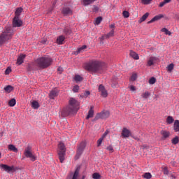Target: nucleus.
Instances as JSON below:
<instances>
[{"mask_svg": "<svg viewBox=\"0 0 179 179\" xmlns=\"http://www.w3.org/2000/svg\"><path fill=\"white\" fill-rule=\"evenodd\" d=\"M80 103L76 99L71 97L69 100V106L64 108L61 113L63 117L76 114L79 110Z\"/></svg>", "mask_w": 179, "mask_h": 179, "instance_id": "f257e3e1", "label": "nucleus"}, {"mask_svg": "<svg viewBox=\"0 0 179 179\" xmlns=\"http://www.w3.org/2000/svg\"><path fill=\"white\" fill-rule=\"evenodd\" d=\"M85 69L94 73H103L105 69L104 64L98 61H92L86 64Z\"/></svg>", "mask_w": 179, "mask_h": 179, "instance_id": "f03ea898", "label": "nucleus"}, {"mask_svg": "<svg viewBox=\"0 0 179 179\" xmlns=\"http://www.w3.org/2000/svg\"><path fill=\"white\" fill-rule=\"evenodd\" d=\"M53 62V60L48 56H43L37 59L35 61V65L39 69H45L50 66Z\"/></svg>", "mask_w": 179, "mask_h": 179, "instance_id": "7ed1b4c3", "label": "nucleus"}, {"mask_svg": "<svg viewBox=\"0 0 179 179\" xmlns=\"http://www.w3.org/2000/svg\"><path fill=\"white\" fill-rule=\"evenodd\" d=\"M13 35V31L11 27H7L6 31L0 35V45H2L6 42L11 39Z\"/></svg>", "mask_w": 179, "mask_h": 179, "instance_id": "20e7f679", "label": "nucleus"}, {"mask_svg": "<svg viewBox=\"0 0 179 179\" xmlns=\"http://www.w3.org/2000/svg\"><path fill=\"white\" fill-rule=\"evenodd\" d=\"M58 148H59L58 156H59L60 162L62 164L65 159L66 147L63 143H59Z\"/></svg>", "mask_w": 179, "mask_h": 179, "instance_id": "39448f33", "label": "nucleus"}, {"mask_svg": "<svg viewBox=\"0 0 179 179\" xmlns=\"http://www.w3.org/2000/svg\"><path fill=\"white\" fill-rule=\"evenodd\" d=\"M24 155L26 158H28L32 162H34L37 160L36 156L33 153L31 147H27L24 150Z\"/></svg>", "mask_w": 179, "mask_h": 179, "instance_id": "423d86ee", "label": "nucleus"}, {"mask_svg": "<svg viewBox=\"0 0 179 179\" xmlns=\"http://www.w3.org/2000/svg\"><path fill=\"white\" fill-rule=\"evenodd\" d=\"M86 146H87V143L85 141H82L77 145L76 155L75 156V158L76 159H78L81 157V155L83 154V152Z\"/></svg>", "mask_w": 179, "mask_h": 179, "instance_id": "0eeeda50", "label": "nucleus"}, {"mask_svg": "<svg viewBox=\"0 0 179 179\" xmlns=\"http://www.w3.org/2000/svg\"><path fill=\"white\" fill-rule=\"evenodd\" d=\"M0 167L1 169L5 171L6 172L10 173V172H14L16 171V169L15 168L14 166H8L7 164H0Z\"/></svg>", "mask_w": 179, "mask_h": 179, "instance_id": "6e6552de", "label": "nucleus"}, {"mask_svg": "<svg viewBox=\"0 0 179 179\" xmlns=\"http://www.w3.org/2000/svg\"><path fill=\"white\" fill-rule=\"evenodd\" d=\"M23 22L18 17H14L13 19L12 26L13 28H19L22 26Z\"/></svg>", "mask_w": 179, "mask_h": 179, "instance_id": "1a4fd4ad", "label": "nucleus"}, {"mask_svg": "<svg viewBox=\"0 0 179 179\" xmlns=\"http://www.w3.org/2000/svg\"><path fill=\"white\" fill-rule=\"evenodd\" d=\"M98 91L100 93L101 97L106 98L108 96V92L103 85H99Z\"/></svg>", "mask_w": 179, "mask_h": 179, "instance_id": "9d476101", "label": "nucleus"}, {"mask_svg": "<svg viewBox=\"0 0 179 179\" xmlns=\"http://www.w3.org/2000/svg\"><path fill=\"white\" fill-rule=\"evenodd\" d=\"M98 114L99 115V118L104 120L109 117L110 112L108 110H106V111H102L101 113H98Z\"/></svg>", "mask_w": 179, "mask_h": 179, "instance_id": "9b49d317", "label": "nucleus"}, {"mask_svg": "<svg viewBox=\"0 0 179 179\" xmlns=\"http://www.w3.org/2000/svg\"><path fill=\"white\" fill-rule=\"evenodd\" d=\"M131 135V131L127 128H124L122 131V136L124 138H129Z\"/></svg>", "mask_w": 179, "mask_h": 179, "instance_id": "f8f14e48", "label": "nucleus"}, {"mask_svg": "<svg viewBox=\"0 0 179 179\" xmlns=\"http://www.w3.org/2000/svg\"><path fill=\"white\" fill-rule=\"evenodd\" d=\"M59 92L57 90L55 89L52 90L50 94H49V97L50 99H54L55 97L58 96Z\"/></svg>", "mask_w": 179, "mask_h": 179, "instance_id": "ddd939ff", "label": "nucleus"}, {"mask_svg": "<svg viewBox=\"0 0 179 179\" xmlns=\"http://www.w3.org/2000/svg\"><path fill=\"white\" fill-rule=\"evenodd\" d=\"M26 58V55H20L17 59V62L16 64L18 65H21L22 64L24 63V60Z\"/></svg>", "mask_w": 179, "mask_h": 179, "instance_id": "4468645a", "label": "nucleus"}, {"mask_svg": "<svg viewBox=\"0 0 179 179\" xmlns=\"http://www.w3.org/2000/svg\"><path fill=\"white\" fill-rule=\"evenodd\" d=\"M164 16L162 14H159L158 15L155 16L151 20L148 22V24H150V23H153V22H157V20L163 18Z\"/></svg>", "mask_w": 179, "mask_h": 179, "instance_id": "2eb2a0df", "label": "nucleus"}, {"mask_svg": "<svg viewBox=\"0 0 179 179\" xmlns=\"http://www.w3.org/2000/svg\"><path fill=\"white\" fill-rule=\"evenodd\" d=\"M94 115V106H92L90 109L88 111V115L86 116V120H89L90 118H92Z\"/></svg>", "mask_w": 179, "mask_h": 179, "instance_id": "dca6fc26", "label": "nucleus"}, {"mask_svg": "<svg viewBox=\"0 0 179 179\" xmlns=\"http://www.w3.org/2000/svg\"><path fill=\"white\" fill-rule=\"evenodd\" d=\"M65 42V37L63 35H61L57 38V43L58 45H63Z\"/></svg>", "mask_w": 179, "mask_h": 179, "instance_id": "f3484780", "label": "nucleus"}, {"mask_svg": "<svg viewBox=\"0 0 179 179\" xmlns=\"http://www.w3.org/2000/svg\"><path fill=\"white\" fill-rule=\"evenodd\" d=\"M156 61H157V58L156 57H151L148 60L147 65L149 66H152V65L155 64Z\"/></svg>", "mask_w": 179, "mask_h": 179, "instance_id": "a211bd4d", "label": "nucleus"}, {"mask_svg": "<svg viewBox=\"0 0 179 179\" xmlns=\"http://www.w3.org/2000/svg\"><path fill=\"white\" fill-rule=\"evenodd\" d=\"M97 0H83L82 1V3H83V5L84 6H87L89 5H91L93 3H94Z\"/></svg>", "mask_w": 179, "mask_h": 179, "instance_id": "6ab92c4d", "label": "nucleus"}, {"mask_svg": "<svg viewBox=\"0 0 179 179\" xmlns=\"http://www.w3.org/2000/svg\"><path fill=\"white\" fill-rule=\"evenodd\" d=\"M87 48V45H83V46L80 47L79 48H78V50L74 52V54L76 55H78V54H80V52H82L84 50H85Z\"/></svg>", "mask_w": 179, "mask_h": 179, "instance_id": "aec40b11", "label": "nucleus"}, {"mask_svg": "<svg viewBox=\"0 0 179 179\" xmlns=\"http://www.w3.org/2000/svg\"><path fill=\"white\" fill-rule=\"evenodd\" d=\"M161 135L162 136V139L164 140V139L167 138L168 137H169L170 133L166 131H162Z\"/></svg>", "mask_w": 179, "mask_h": 179, "instance_id": "412c9836", "label": "nucleus"}, {"mask_svg": "<svg viewBox=\"0 0 179 179\" xmlns=\"http://www.w3.org/2000/svg\"><path fill=\"white\" fill-rule=\"evenodd\" d=\"M22 10V8H17L15 12V17H20Z\"/></svg>", "mask_w": 179, "mask_h": 179, "instance_id": "4be33fe9", "label": "nucleus"}, {"mask_svg": "<svg viewBox=\"0 0 179 179\" xmlns=\"http://www.w3.org/2000/svg\"><path fill=\"white\" fill-rule=\"evenodd\" d=\"M149 13H145L138 20V23H143V22H145V20L148 17Z\"/></svg>", "mask_w": 179, "mask_h": 179, "instance_id": "5701e85b", "label": "nucleus"}, {"mask_svg": "<svg viewBox=\"0 0 179 179\" xmlns=\"http://www.w3.org/2000/svg\"><path fill=\"white\" fill-rule=\"evenodd\" d=\"M8 150H11L13 152L17 153L18 152V149L13 145H8Z\"/></svg>", "mask_w": 179, "mask_h": 179, "instance_id": "b1692460", "label": "nucleus"}, {"mask_svg": "<svg viewBox=\"0 0 179 179\" xmlns=\"http://www.w3.org/2000/svg\"><path fill=\"white\" fill-rule=\"evenodd\" d=\"M31 107L34 109H38L40 108V104L38 103V101H34L31 102Z\"/></svg>", "mask_w": 179, "mask_h": 179, "instance_id": "393cba45", "label": "nucleus"}, {"mask_svg": "<svg viewBox=\"0 0 179 179\" xmlns=\"http://www.w3.org/2000/svg\"><path fill=\"white\" fill-rule=\"evenodd\" d=\"M62 13L64 15H70L72 14V10L69 8H64L62 10Z\"/></svg>", "mask_w": 179, "mask_h": 179, "instance_id": "a878e982", "label": "nucleus"}, {"mask_svg": "<svg viewBox=\"0 0 179 179\" xmlns=\"http://www.w3.org/2000/svg\"><path fill=\"white\" fill-rule=\"evenodd\" d=\"M80 169L77 168L73 175V179H78L79 176Z\"/></svg>", "mask_w": 179, "mask_h": 179, "instance_id": "bb28decb", "label": "nucleus"}, {"mask_svg": "<svg viewBox=\"0 0 179 179\" xmlns=\"http://www.w3.org/2000/svg\"><path fill=\"white\" fill-rule=\"evenodd\" d=\"M173 128H174V130L176 132H178L179 131V121L178 120L175 121Z\"/></svg>", "mask_w": 179, "mask_h": 179, "instance_id": "cd10ccee", "label": "nucleus"}, {"mask_svg": "<svg viewBox=\"0 0 179 179\" xmlns=\"http://www.w3.org/2000/svg\"><path fill=\"white\" fill-rule=\"evenodd\" d=\"M130 56L133 57L134 59L138 60L139 59V56L135 52H130Z\"/></svg>", "mask_w": 179, "mask_h": 179, "instance_id": "c85d7f7f", "label": "nucleus"}, {"mask_svg": "<svg viewBox=\"0 0 179 179\" xmlns=\"http://www.w3.org/2000/svg\"><path fill=\"white\" fill-rule=\"evenodd\" d=\"M4 90L7 93H10L13 90V87L11 85H7V87H4Z\"/></svg>", "mask_w": 179, "mask_h": 179, "instance_id": "c756f323", "label": "nucleus"}, {"mask_svg": "<svg viewBox=\"0 0 179 179\" xmlns=\"http://www.w3.org/2000/svg\"><path fill=\"white\" fill-rule=\"evenodd\" d=\"M143 177L145 179H151L152 177V175L150 172H146L143 175Z\"/></svg>", "mask_w": 179, "mask_h": 179, "instance_id": "7c9ffc66", "label": "nucleus"}, {"mask_svg": "<svg viewBox=\"0 0 179 179\" xmlns=\"http://www.w3.org/2000/svg\"><path fill=\"white\" fill-rule=\"evenodd\" d=\"M150 96V93L149 92H145L141 94V97L144 99H148Z\"/></svg>", "mask_w": 179, "mask_h": 179, "instance_id": "2f4dec72", "label": "nucleus"}, {"mask_svg": "<svg viewBox=\"0 0 179 179\" xmlns=\"http://www.w3.org/2000/svg\"><path fill=\"white\" fill-rule=\"evenodd\" d=\"M74 80L76 82V83H78V82L80 81H82L83 80V77H81L79 75H76L74 76Z\"/></svg>", "mask_w": 179, "mask_h": 179, "instance_id": "473e14b6", "label": "nucleus"}, {"mask_svg": "<svg viewBox=\"0 0 179 179\" xmlns=\"http://www.w3.org/2000/svg\"><path fill=\"white\" fill-rule=\"evenodd\" d=\"M16 104V100L15 99H12L8 101V105H10V107H14Z\"/></svg>", "mask_w": 179, "mask_h": 179, "instance_id": "72a5a7b5", "label": "nucleus"}, {"mask_svg": "<svg viewBox=\"0 0 179 179\" xmlns=\"http://www.w3.org/2000/svg\"><path fill=\"white\" fill-rule=\"evenodd\" d=\"M171 143L173 145H176L179 143V137L178 136H176L175 138H173L171 141Z\"/></svg>", "mask_w": 179, "mask_h": 179, "instance_id": "f704fd0d", "label": "nucleus"}, {"mask_svg": "<svg viewBox=\"0 0 179 179\" xmlns=\"http://www.w3.org/2000/svg\"><path fill=\"white\" fill-rule=\"evenodd\" d=\"M102 20H103V17H98L97 18H96L94 24L99 25L101 23Z\"/></svg>", "mask_w": 179, "mask_h": 179, "instance_id": "c9c22d12", "label": "nucleus"}, {"mask_svg": "<svg viewBox=\"0 0 179 179\" xmlns=\"http://www.w3.org/2000/svg\"><path fill=\"white\" fill-rule=\"evenodd\" d=\"M174 119H173L172 116H168L167 119H166V122L169 124H171L173 122Z\"/></svg>", "mask_w": 179, "mask_h": 179, "instance_id": "e433bc0d", "label": "nucleus"}, {"mask_svg": "<svg viewBox=\"0 0 179 179\" xmlns=\"http://www.w3.org/2000/svg\"><path fill=\"white\" fill-rule=\"evenodd\" d=\"M162 31L166 35L171 36V33L170 31H169L166 28H163L162 29Z\"/></svg>", "mask_w": 179, "mask_h": 179, "instance_id": "4c0bfd02", "label": "nucleus"}, {"mask_svg": "<svg viewBox=\"0 0 179 179\" xmlns=\"http://www.w3.org/2000/svg\"><path fill=\"white\" fill-rule=\"evenodd\" d=\"M64 33L66 35H67V36L71 35V30L70 29H69V28H65L64 30Z\"/></svg>", "mask_w": 179, "mask_h": 179, "instance_id": "58836bf2", "label": "nucleus"}, {"mask_svg": "<svg viewBox=\"0 0 179 179\" xmlns=\"http://www.w3.org/2000/svg\"><path fill=\"white\" fill-rule=\"evenodd\" d=\"M156 81H157L156 78L152 77V78H150L149 84L150 85H155V83H156Z\"/></svg>", "mask_w": 179, "mask_h": 179, "instance_id": "ea45409f", "label": "nucleus"}, {"mask_svg": "<svg viewBox=\"0 0 179 179\" xmlns=\"http://www.w3.org/2000/svg\"><path fill=\"white\" fill-rule=\"evenodd\" d=\"M80 90V87L78 85H74L73 87V92L78 93Z\"/></svg>", "mask_w": 179, "mask_h": 179, "instance_id": "a19ab883", "label": "nucleus"}, {"mask_svg": "<svg viewBox=\"0 0 179 179\" xmlns=\"http://www.w3.org/2000/svg\"><path fill=\"white\" fill-rule=\"evenodd\" d=\"M173 68H174L173 64H169V65L166 67L167 71H169V72H171V71L173 69Z\"/></svg>", "mask_w": 179, "mask_h": 179, "instance_id": "79ce46f5", "label": "nucleus"}, {"mask_svg": "<svg viewBox=\"0 0 179 179\" xmlns=\"http://www.w3.org/2000/svg\"><path fill=\"white\" fill-rule=\"evenodd\" d=\"M99 10H100V8H99V7H98V6H96V5H94V6H93L92 11H93L94 13H97V12H99Z\"/></svg>", "mask_w": 179, "mask_h": 179, "instance_id": "37998d69", "label": "nucleus"}, {"mask_svg": "<svg viewBox=\"0 0 179 179\" xmlns=\"http://www.w3.org/2000/svg\"><path fill=\"white\" fill-rule=\"evenodd\" d=\"M94 179H100V174L99 173H94L92 175Z\"/></svg>", "mask_w": 179, "mask_h": 179, "instance_id": "c03bdc74", "label": "nucleus"}, {"mask_svg": "<svg viewBox=\"0 0 179 179\" xmlns=\"http://www.w3.org/2000/svg\"><path fill=\"white\" fill-rule=\"evenodd\" d=\"M152 1V0H141V2L143 4L148 5L150 4Z\"/></svg>", "mask_w": 179, "mask_h": 179, "instance_id": "a18cd8bd", "label": "nucleus"}, {"mask_svg": "<svg viewBox=\"0 0 179 179\" xmlns=\"http://www.w3.org/2000/svg\"><path fill=\"white\" fill-rule=\"evenodd\" d=\"M103 138L102 136L97 141V146H101L103 143Z\"/></svg>", "mask_w": 179, "mask_h": 179, "instance_id": "49530a36", "label": "nucleus"}, {"mask_svg": "<svg viewBox=\"0 0 179 179\" xmlns=\"http://www.w3.org/2000/svg\"><path fill=\"white\" fill-rule=\"evenodd\" d=\"M130 79L131 80V81H135L137 79V74L133 73V75H131V78Z\"/></svg>", "mask_w": 179, "mask_h": 179, "instance_id": "de8ad7c7", "label": "nucleus"}, {"mask_svg": "<svg viewBox=\"0 0 179 179\" xmlns=\"http://www.w3.org/2000/svg\"><path fill=\"white\" fill-rule=\"evenodd\" d=\"M114 35V30L112 29L108 34H107V37L110 38V37H113Z\"/></svg>", "mask_w": 179, "mask_h": 179, "instance_id": "09e8293b", "label": "nucleus"}, {"mask_svg": "<svg viewBox=\"0 0 179 179\" xmlns=\"http://www.w3.org/2000/svg\"><path fill=\"white\" fill-rule=\"evenodd\" d=\"M162 172L164 175H168L169 174V170L166 167L163 168Z\"/></svg>", "mask_w": 179, "mask_h": 179, "instance_id": "8fccbe9b", "label": "nucleus"}, {"mask_svg": "<svg viewBox=\"0 0 179 179\" xmlns=\"http://www.w3.org/2000/svg\"><path fill=\"white\" fill-rule=\"evenodd\" d=\"M123 16L124 17H127V18L129 17V13L128 11L124 10L123 12Z\"/></svg>", "mask_w": 179, "mask_h": 179, "instance_id": "3c124183", "label": "nucleus"}, {"mask_svg": "<svg viewBox=\"0 0 179 179\" xmlns=\"http://www.w3.org/2000/svg\"><path fill=\"white\" fill-rule=\"evenodd\" d=\"M99 119H101L100 118V115H99V113H97L95 116V117L94 118V120H92L93 122H96Z\"/></svg>", "mask_w": 179, "mask_h": 179, "instance_id": "603ef678", "label": "nucleus"}, {"mask_svg": "<svg viewBox=\"0 0 179 179\" xmlns=\"http://www.w3.org/2000/svg\"><path fill=\"white\" fill-rule=\"evenodd\" d=\"M90 95V91H85L84 92L83 96L88 97Z\"/></svg>", "mask_w": 179, "mask_h": 179, "instance_id": "864d4df0", "label": "nucleus"}, {"mask_svg": "<svg viewBox=\"0 0 179 179\" xmlns=\"http://www.w3.org/2000/svg\"><path fill=\"white\" fill-rule=\"evenodd\" d=\"M107 150H109V152H111V153H113V148L111 146V145H110V146H108V147H107Z\"/></svg>", "mask_w": 179, "mask_h": 179, "instance_id": "5fc2aeb1", "label": "nucleus"}, {"mask_svg": "<svg viewBox=\"0 0 179 179\" xmlns=\"http://www.w3.org/2000/svg\"><path fill=\"white\" fill-rule=\"evenodd\" d=\"M11 69L10 67L7 68V69H6V75L9 74L11 72Z\"/></svg>", "mask_w": 179, "mask_h": 179, "instance_id": "6e6d98bb", "label": "nucleus"}, {"mask_svg": "<svg viewBox=\"0 0 179 179\" xmlns=\"http://www.w3.org/2000/svg\"><path fill=\"white\" fill-rule=\"evenodd\" d=\"M129 88H130V91L131 92H135L136 90V87L134 85L129 87Z\"/></svg>", "mask_w": 179, "mask_h": 179, "instance_id": "4d7b16f0", "label": "nucleus"}, {"mask_svg": "<svg viewBox=\"0 0 179 179\" xmlns=\"http://www.w3.org/2000/svg\"><path fill=\"white\" fill-rule=\"evenodd\" d=\"M166 3H167L166 1H163V2H162V3H160V4H159V7H163V6H164V5L166 4Z\"/></svg>", "mask_w": 179, "mask_h": 179, "instance_id": "13d9d810", "label": "nucleus"}, {"mask_svg": "<svg viewBox=\"0 0 179 179\" xmlns=\"http://www.w3.org/2000/svg\"><path fill=\"white\" fill-rule=\"evenodd\" d=\"M108 134V131L106 130V131H105V133L103 134L102 138H104L107 136Z\"/></svg>", "mask_w": 179, "mask_h": 179, "instance_id": "bf43d9fd", "label": "nucleus"}, {"mask_svg": "<svg viewBox=\"0 0 179 179\" xmlns=\"http://www.w3.org/2000/svg\"><path fill=\"white\" fill-rule=\"evenodd\" d=\"M57 71H59L60 73H62V72L64 71V69H63V68H62V67H59V68L57 69Z\"/></svg>", "mask_w": 179, "mask_h": 179, "instance_id": "052dcab7", "label": "nucleus"}, {"mask_svg": "<svg viewBox=\"0 0 179 179\" xmlns=\"http://www.w3.org/2000/svg\"><path fill=\"white\" fill-rule=\"evenodd\" d=\"M166 3H170L171 0H164Z\"/></svg>", "mask_w": 179, "mask_h": 179, "instance_id": "680f3d73", "label": "nucleus"}, {"mask_svg": "<svg viewBox=\"0 0 179 179\" xmlns=\"http://www.w3.org/2000/svg\"><path fill=\"white\" fill-rule=\"evenodd\" d=\"M110 29H113V28H115V25H114V24H111V25L110 26Z\"/></svg>", "mask_w": 179, "mask_h": 179, "instance_id": "e2e57ef3", "label": "nucleus"}, {"mask_svg": "<svg viewBox=\"0 0 179 179\" xmlns=\"http://www.w3.org/2000/svg\"><path fill=\"white\" fill-rule=\"evenodd\" d=\"M85 176H83L82 179H85Z\"/></svg>", "mask_w": 179, "mask_h": 179, "instance_id": "0e129e2a", "label": "nucleus"}, {"mask_svg": "<svg viewBox=\"0 0 179 179\" xmlns=\"http://www.w3.org/2000/svg\"><path fill=\"white\" fill-rule=\"evenodd\" d=\"M1 158V152H0V159Z\"/></svg>", "mask_w": 179, "mask_h": 179, "instance_id": "69168bd1", "label": "nucleus"}, {"mask_svg": "<svg viewBox=\"0 0 179 179\" xmlns=\"http://www.w3.org/2000/svg\"><path fill=\"white\" fill-rule=\"evenodd\" d=\"M172 164H173V166H175V162H173Z\"/></svg>", "mask_w": 179, "mask_h": 179, "instance_id": "338daca9", "label": "nucleus"}, {"mask_svg": "<svg viewBox=\"0 0 179 179\" xmlns=\"http://www.w3.org/2000/svg\"><path fill=\"white\" fill-rule=\"evenodd\" d=\"M178 20H179V17H178Z\"/></svg>", "mask_w": 179, "mask_h": 179, "instance_id": "774afa93", "label": "nucleus"}]
</instances>
